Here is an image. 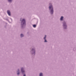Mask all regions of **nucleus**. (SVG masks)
<instances>
[{
    "instance_id": "nucleus-10",
    "label": "nucleus",
    "mask_w": 76,
    "mask_h": 76,
    "mask_svg": "<svg viewBox=\"0 0 76 76\" xmlns=\"http://www.w3.org/2000/svg\"><path fill=\"white\" fill-rule=\"evenodd\" d=\"M33 26L34 27V28H35V27H36V25H33Z\"/></svg>"
},
{
    "instance_id": "nucleus-4",
    "label": "nucleus",
    "mask_w": 76,
    "mask_h": 76,
    "mask_svg": "<svg viewBox=\"0 0 76 76\" xmlns=\"http://www.w3.org/2000/svg\"><path fill=\"white\" fill-rule=\"evenodd\" d=\"M7 13L8 15H9V16H10V11L8 10L7 11Z\"/></svg>"
},
{
    "instance_id": "nucleus-3",
    "label": "nucleus",
    "mask_w": 76,
    "mask_h": 76,
    "mask_svg": "<svg viewBox=\"0 0 76 76\" xmlns=\"http://www.w3.org/2000/svg\"><path fill=\"white\" fill-rule=\"evenodd\" d=\"M63 26H64V28L66 29V28H67V26H66V23H64Z\"/></svg>"
},
{
    "instance_id": "nucleus-2",
    "label": "nucleus",
    "mask_w": 76,
    "mask_h": 76,
    "mask_svg": "<svg viewBox=\"0 0 76 76\" xmlns=\"http://www.w3.org/2000/svg\"><path fill=\"white\" fill-rule=\"evenodd\" d=\"M26 23H25V19H23L22 20V21L21 22V25L22 26H25Z\"/></svg>"
},
{
    "instance_id": "nucleus-12",
    "label": "nucleus",
    "mask_w": 76,
    "mask_h": 76,
    "mask_svg": "<svg viewBox=\"0 0 76 76\" xmlns=\"http://www.w3.org/2000/svg\"><path fill=\"white\" fill-rule=\"evenodd\" d=\"M8 1H9V2H11L12 1V0H8Z\"/></svg>"
},
{
    "instance_id": "nucleus-8",
    "label": "nucleus",
    "mask_w": 76,
    "mask_h": 76,
    "mask_svg": "<svg viewBox=\"0 0 76 76\" xmlns=\"http://www.w3.org/2000/svg\"><path fill=\"white\" fill-rule=\"evenodd\" d=\"M20 37H23V34H21L20 35Z\"/></svg>"
},
{
    "instance_id": "nucleus-9",
    "label": "nucleus",
    "mask_w": 76,
    "mask_h": 76,
    "mask_svg": "<svg viewBox=\"0 0 76 76\" xmlns=\"http://www.w3.org/2000/svg\"><path fill=\"white\" fill-rule=\"evenodd\" d=\"M39 76H42V73H40L39 75Z\"/></svg>"
},
{
    "instance_id": "nucleus-11",
    "label": "nucleus",
    "mask_w": 76,
    "mask_h": 76,
    "mask_svg": "<svg viewBox=\"0 0 76 76\" xmlns=\"http://www.w3.org/2000/svg\"><path fill=\"white\" fill-rule=\"evenodd\" d=\"M18 72L17 73L18 75H19V74H20V73H19V69L18 70Z\"/></svg>"
},
{
    "instance_id": "nucleus-13",
    "label": "nucleus",
    "mask_w": 76,
    "mask_h": 76,
    "mask_svg": "<svg viewBox=\"0 0 76 76\" xmlns=\"http://www.w3.org/2000/svg\"><path fill=\"white\" fill-rule=\"evenodd\" d=\"M32 51H34V52H35V50L34 49H32Z\"/></svg>"
},
{
    "instance_id": "nucleus-5",
    "label": "nucleus",
    "mask_w": 76,
    "mask_h": 76,
    "mask_svg": "<svg viewBox=\"0 0 76 76\" xmlns=\"http://www.w3.org/2000/svg\"><path fill=\"white\" fill-rule=\"evenodd\" d=\"M21 72H22V73L25 72V71L23 70V68H22L21 69Z\"/></svg>"
},
{
    "instance_id": "nucleus-1",
    "label": "nucleus",
    "mask_w": 76,
    "mask_h": 76,
    "mask_svg": "<svg viewBox=\"0 0 76 76\" xmlns=\"http://www.w3.org/2000/svg\"><path fill=\"white\" fill-rule=\"evenodd\" d=\"M49 5H50V6H49V9L50 10V13L52 15V14L53 13V6L51 5V4H50Z\"/></svg>"
},
{
    "instance_id": "nucleus-7",
    "label": "nucleus",
    "mask_w": 76,
    "mask_h": 76,
    "mask_svg": "<svg viewBox=\"0 0 76 76\" xmlns=\"http://www.w3.org/2000/svg\"><path fill=\"white\" fill-rule=\"evenodd\" d=\"M63 19V16L61 17L60 20H62Z\"/></svg>"
},
{
    "instance_id": "nucleus-6",
    "label": "nucleus",
    "mask_w": 76,
    "mask_h": 76,
    "mask_svg": "<svg viewBox=\"0 0 76 76\" xmlns=\"http://www.w3.org/2000/svg\"><path fill=\"white\" fill-rule=\"evenodd\" d=\"M45 38H46V35H45V37H44V39L45 40V42H47V40H46V39H45Z\"/></svg>"
}]
</instances>
